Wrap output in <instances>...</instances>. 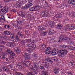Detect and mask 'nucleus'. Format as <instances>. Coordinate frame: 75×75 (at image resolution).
<instances>
[{
    "instance_id": "30",
    "label": "nucleus",
    "mask_w": 75,
    "mask_h": 75,
    "mask_svg": "<svg viewBox=\"0 0 75 75\" xmlns=\"http://www.w3.org/2000/svg\"><path fill=\"white\" fill-rule=\"evenodd\" d=\"M52 59L55 62L58 60V58L57 57H54L52 58Z\"/></svg>"
},
{
    "instance_id": "6",
    "label": "nucleus",
    "mask_w": 75,
    "mask_h": 75,
    "mask_svg": "<svg viewBox=\"0 0 75 75\" xmlns=\"http://www.w3.org/2000/svg\"><path fill=\"white\" fill-rule=\"evenodd\" d=\"M11 41H13V42H17V41H20L19 38H18L17 36H16L15 39L14 38V36L12 35H11Z\"/></svg>"
},
{
    "instance_id": "39",
    "label": "nucleus",
    "mask_w": 75,
    "mask_h": 75,
    "mask_svg": "<svg viewBox=\"0 0 75 75\" xmlns=\"http://www.w3.org/2000/svg\"><path fill=\"white\" fill-rule=\"evenodd\" d=\"M52 21H50L49 23V25H51V27H53V26H52Z\"/></svg>"
},
{
    "instance_id": "25",
    "label": "nucleus",
    "mask_w": 75,
    "mask_h": 75,
    "mask_svg": "<svg viewBox=\"0 0 75 75\" xmlns=\"http://www.w3.org/2000/svg\"><path fill=\"white\" fill-rule=\"evenodd\" d=\"M0 43L1 44H6V42L3 39L0 40Z\"/></svg>"
},
{
    "instance_id": "51",
    "label": "nucleus",
    "mask_w": 75,
    "mask_h": 75,
    "mask_svg": "<svg viewBox=\"0 0 75 75\" xmlns=\"http://www.w3.org/2000/svg\"><path fill=\"white\" fill-rule=\"evenodd\" d=\"M30 69H33H33H35V67H34L33 66H31L30 67Z\"/></svg>"
},
{
    "instance_id": "27",
    "label": "nucleus",
    "mask_w": 75,
    "mask_h": 75,
    "mask_svg": "<svg viewBox=\"0 0 75 75\" xmlns=\"http://www.w3.org/2000/svg\"><path fill=\"white\" fill-rule=\"evenodd\" d=\"M0 18H1V19H2L3 20H4V16L2 15H0V22H1V19Z\"/></svg>"
},
{
    "instance_id": "44",
    "label": "nucleus",
    "mask_w": 75,
    "mask_h": 75,
    "mask_svg": "<svg viewBox=\"0 0 75 75\" xmlns=\"http://www.w3.org/2000/svg\"><path fill=\"white\" fill-rule=\"evenodd\" d=\"M29 10L30 11H34V7H32V8H29Z\"/></svg>"
},
{
    "instance_id": "38",
    "label": "nucleus",
    "mask_w": 75,
    "mask_h": 75,
    "mask_svg": "<svg viewBox=\"0 0 75 75\" xmlns=\"http://www.w3.org/2000/svg\"><path fill=\"white\" fill-rule=\"evenodd\" d=\"M36 45L32 44V48H36Z\"/></svg>"
},
{
    "instance_id": "41",
    "label": "nucleus",
    "mask_w": 75,
    "mask_h": 75,
    "mask_svg": "<svg viewBox=\"0 0 75 75\" xmlns=\"http://www.w3.org/2000/svg\"><path fill=\"white\" fill-rule=\"evenodd\" d=\"M64 31H68V29L67 27H64Z\"/></svg>"
},
{
    "instance_id": "12",
    "label": "nucleus",
    "mask_w": 75,
    "mask_h": 75,
    "mask_svg": "<svg viewBox=\"0 0 75 75\" xmlns=\"http://www.w3.org/2000/svg\"><path fill=\"white\" fill-rule=\"evenodd\" d=\"M34 11L39 10L40 9V7L38 5H36L35 6L33 7Z\"/></svg>"
},
{
    "instance_id": "26",
    "label": "nucleus",
    "mask_w": 75,
    "mask_h": 75,
    "mask_svg": "<svg viewBox=\"0 0 75 75\" xmlns=\"http://www.w3.org/2000/svg\"><path fill=\"white\" fill-rule=\"evenodd\" d=\"M44 67H45V68H47L49 67V64H48V63H46L44 64Z\"/></svg>"
},
{
    "instance_id": "48",
    "label": "nucleus",
    "mask_w": 75,
    "mask_h": 75,
    "mask_svg": "<svg viewBox=\"0 0 75 75\" xmlns=\"http://www.w3.org/2000/svg\"><path fill=\"white\" fill-rule=\"evenodd\" d=\"M73 63H74V62H71V63H69V65H70V66H72V65H75V64H73Z\"/></svg>"
},
{
    "instance_id": "45",
    "label": "nucleus",
    "mask_w": 75,
    "mask_h": 75,
    "mask_svg": "<svg viewBox=\"0 0 75 75\" xmlns=\"http://www.w3.org/2000/svg\"><path fill=\"white\" fill-rule=\"evenodd\" d=\"M5 28H10V26H9V25H5V27H4Z\"/></svg>"
},
{
    "instance_id": "60",
    "label": "nucleus",
    "mask_w": 75,
    "mask_h": 75,
    "mask_svg": "<svg viewBox=\"0 0 75 75\" xmlns=\"http://www.w3.org/2000/svg\"><path fill=\"white\" fill-rule=\"evenodd\" d=\"M4 59L6 61H9V60H8V58H6Z\"/></svg>"
},
{
    "instance_id": "4",
    "label": "nucleus",
    "mask_w": 75,
    "mask_h": 75,
    "mask_svg": "<svg viewBox=\"0 0 75 75\" xmlns=\"http://www.w3.org/2000/svg\"><path fill=\"white\" fill-rule=\"evenodd\" d=\"M7 52L8 54L10 55V56L9 57V58H11V59H14V56H15V55L14 52L9 49L7 50Z\"/></svg>"
},
{
    "instance_id": "33",
    "label": "nucleus",
    "mask_w": 75,
    "mask_h": 75,
    "mask_svg": "<svg viewBox=\"0 0 75 75\" xmlns=\"http://www.w3.org/2000/svg\"><path fill=\"white\" fill-rule=\"evenodd\" d=\"M46 60L47 61H48V62H49L50 61H51V60H52L51 58L48 57H46Z\"/></svg>"
},
{
    "instance_id": "49",
    "label": "nucleus",
    "mask_w": 75,
    "mask_h": 75,
    "mask_svg": "<svg viewBox=\"0 0 75 75\" xmlns=\"http://www.w3.org/2000/svg\"><path fill=\"white\" fill-rule=\"evenodd\" d=\"M18 34L19 35H20V36H23V35L20 32H18Z\"/></svg>"
},
{
    "instance_id": "40",
    "label": "nucleus",
    "mask_w": 75,
    "mask_h": 75,
    "mask_svg": "<svg viewBox=\"0 0 75 75\" xmlns=\"http://www.w3.org/2000/svg\"><path fill=\"white\" fill-rule=\"evenodd\" d=\"M33 35L35 37H37V33H34L33 34Z\"/></svg>"
},
{
    "instance_id": "20",
    "label": "nucleus",
    "mask_w": 75,
    "mask_h": 75,
    "mask_svg": "<svg viewBox=\"0 0 75 75\" xmlns=\"http://www.w3.org/2000/svg\"><path fill=\"white\" fill-rule=\"evenodd\" d=\"M46 48V45L45 44H42V45L41 48L42 49V50H44L45 48Z\"/></svg>"
},
{
    "instance_id": "50",
    "label": "nucleus",
    "mask_w": 75,
    "mask_h": 75,
    "mask_svg": "<svg viewBox=\"0 0 75 75\" xmlns=\"http://www.w3.org/2000/svg\"><path fill=\"white\" fill-rule=\"evenodd\" d=\"M69 44H70L71 45H72V44H75V43L74 42L71 41V42H69Z\"/></svg>"
},
{
    "instance_id": "18",
    "label": "nucleus",
    "mask_w": 75,
    "mask_h": 75,
    "mask_svg": "<svg viewBox=\"0 0 75 75\" xmlns=\"http://www.w3.org/2000/svg\"><path fill=\"white\" fill-rule=\"evenodd\" d=\"M59 40H61V41H64V40L67 41V38H63L62 37L60 36L59 37Z\"/></svg>"
},
{
    "instance_id": "37",
    "label": "nucleus",
    "mask_w": 75,
    "mask_h": 75,
    "mask_svg": "<svg viewBox=\"0 0 75 75\" xmlns=\"http://www.w3.org/2000/svg\"><path fill=\"white\" fill-rule=\"evenodd\" d=\"M23 22L22 21H18L16 23L18 24H21Z\"/></svg>"
},
{
    "instance_id": "62",
    "label": "nucleus",
    "mask_w": 75,
    "mask_h": 75,
    "mask_svg": "<svg viewBox=\"0 0 75 75\" xmlns=\"http://www.w3.org/2000/svg\"><path fill=\"white\" fill-rule=\"evenodd\" d=\"M49 62H50V63H53V61H52V60H50Z\"/></svg>"
},
{
    "instance_id": "34",
    "label": "nucleus",
    "mask_w": 75,
    "mask_h": 75,
    "mask_svg": "<svg viewBox=\"0 0 75 75\" xmlns=\"http://www.w3.org/2000/svg\"><path fill=\"white\" fill-rule=\"evenodd\" d=\"M56 27H57L58 28H61V27H62L61 25L60 24H58L56 25Z\"/></svg>"
},
{
    "instance_id": "11",
    "label": "nucleus",
    "mask_w": 75,
    "mask_h": 75,
    "mask_svg": "<svg viewBox=\"0 0 75 75\" xmlns=\"http://www.w3.org/2000/svg\"><path fill=\"white\" fill-rule=\"evenodd\" d=\"M14 51L16 54H20L21 52V50L17 48H15Z\"/></svg>"
},
{
    "instance_id": "35",
    "label": "nucleus",
    "mask_w": 75,
    "mask_h": 75,
    "mask_svg": "<svg viewBox=\"0 0 75 75\" xmlns=\"http://www.w3.org/2000/svg\"><path fill=\"white\" fill-rule=\"evenodd\" d=\"M31 43H35V41L36 40H35H35H34V39H32V40H31L30 41Z\"/></svg>"
},
{
    "instance_id": "2",
    "label": "nucleus",
    "mask_w": 75,
    "mask_h": 75,
    "mask_svg": "<svg viewBox=\"0 0 75 75\" xmlns=\"http://www.w3.org/2000/svg\"><path fill=\"white\" fill-rule=\"evenodd\" d=\"M30 65H31V62L28 61L27 62L25 63L22 62V63H20L17 64L18 67L20 68L21 69H22L24 67V66L25 67H29Z\"/></svg>"
},
{
    "instance_id": "31",
    "label": "nucleus",
    "mask_w": 75,
    "mask_h": 75,
    "mask_svg": "<svg viewBox=\"0 0 75 75\" xmlns=\"http://www.w3.org/2000/svg\"><path fill=\"white\" fill-rule=\"evenodd\" d=\"M26 42H25V41L24 40H23L22 41H21V43L22 45H25V43Z\"/></svg>"
},
{
    "instance_id": "7",
    "label": "nucleus",
    "mask_w": 75,
    "mask_h": 75,
    "mask_svg": "<svg viewBox=\"0 0 75 75\" xmlns=\"http://www.w3.org/2000/svg\"><path fill=\"white\" fill-rule=\"evenodd\" d=\"M33 2H30V1H29V4L28 5H26L24 6V10H27V9H28V8H30L31 6H33Z\"/></svg>"
},
{
    "instance_id": "43",
    "label": "nucleus",
    "mask_w": 75,
    "mask_h": 75,
    "mask_svg": "<svg viewBox=\"0 0 75 75\" xmlns=\"http://www.w3.org/2000/svg\"><path fill=\"white\" fill-rule=\"evenodd\" d=\"M42 75H48L47 73L44 72V71L42 72Z\"/></svg>"
},
{
    "instance_id": "61",
    "label": "nucleus",
    "mask_w": 75,
    "mask_h": 75,
    "mask_svg": "<svg viewBox=\"0 0 75 75\" xmlns=\"http://www.w3.org/2000/svg\"><path fill=\"white\" fill-rule=\"evenodd\" d=\"M38 64H41V61H38Z\"/></svg>"
},
{
    "instance_id": "23",
    "label": "nucleus",
    "mask_w": 75,
    "mask_h": 75,
    "mask_svg": "<svg viewBox=\"0 0 75 75\" xmlns=\"http://www.w3.org/2000/svg\"><path fill=\"white\" fill-rule=\"evenodd\" d=\"M4 33L6 35H8L10 34V32L9 31H5L4 32Z\"/></svg>"
},
{
    "instance_id": "28",
    "label": "nucleus",
    "mask_w": 75,
    "mask_h": 75,
    "mask_svg": "<svg viewBox=\"0 0 75 75\" xmlns=\"http://www.w3.org/2000/svg\"><path fill=\"white\" fill-rule=\"evenodd\" d=\"M47 32L45 31L42 32L41 33V34L42 35H43V36H45V35L46 34H47Z\"/></svg>"
},
{
    "instance_id": "55",
    "label": "nucleus",
    "mask_w": 75,
    "mask_h": 75,
    "mask_svg": "<svg viewBox=\"0 0 75 75\" xmlns=\"http://www.w3.org/2000/svg\"><path fill=\"white\" fill-rule=\"evenodd\" d=\"M12 44L11 43H8V46L9 47H10L11 46V45Z\"/></svg>"
},
{
    "instance_id": "21",
    "label": "nucleus",
    "mask_w": 75,
    "mask_h": 75,
    "mask_svg": "<svg viewBox=\"0 0 75 75\" xmlns=\"http://www.w3.org/2000/svg\"><path fill=\"white\" fill-rule=\"evenodd\" d=\"M3 9H4V10L5 11L6 13H7V12H8V9H9V8H8V6H5Z\"/></svg>"
},
{
    "instance_id": "36",
    "label": "nucleus",
    "mask_w": 75,
    "mask_h": 75,
    "mask_svg": "<svg viewBox=\"0 0 75 75\" xmlns=\"http://www.w3.org/2000/svg\"><path fill=\"white\" fill-rule=\"evenodd\" d=\"M1 58H2L3 59H5L6 58V56L5 55H1Z\"/></svg>"
},
{
    "instance_id": "16",
    "label": "nucleus",
    "mask_w": 75,
    "mask_h": 75,
    "mask_svg": "<svg viewBox=\"0 0 75 75\" xmlns=\"http://www.w3.org/2000/svg\"><path fill=\"white\" fill-rule=\"evenodd\" d=\"M18 14L21 16V17H23V16H24L25 14L24 12H19L18 13Z\"/></svg>"
},
{
    "instance_id": "19",
    "label": "nucleus",
    "mask_w": 75,
    "mask_h": 75,
    "mask_svg": "<svg viewBox=\"0 0 75 75\" xmlns=\"http://www.w3.org/2000/svg\"><path fill=\"white\" fill-rule=\"evenodd\" d=\"M60 47L61 48H68V46H67V45H61L60 46Z\"/></svg>"
},
{
    "instance_id": "8",
    "label": "nucleus",
    "mask_w": 75,
    "mask_h": 75,
    "mask_svg": "<svg viewBox=\"0 0 75 75\" xmlns=\"http://www.w3.org/2000/svg\"><path fill=\"white\" fill-rule=\"evenodd\" d=\"M24 57L26 60H28L30 58V54L28 53H25L24 54Z\"/></svg>"
},
{
    "instance_id": "58",
    "label": "nucleus",
    "mask_w": 75,
    "mask_h": 75,
    "mask_svg": "<svg viewBox=\"0 0 75 75\" xmlns=\"http://www.w3.org/2000/svg\"><path fill=\"white\" fill-rule=\"evenodd\" d=\"M9 68H13V65L11 64H10V65H9Z\"/></svg>"
},
{
    "instance_id": "64",
    "label": "nucleus",
    "mask_w": 75,
    "mask_h": 75,
    "mask_svg": "<svg viewBox=\"0 0 75 75\" xmlns=\"http://www.w3.org/2000/svg\"><path fill=\"white\" fill-rule=\"evenodd\" d=\"M68 74H69V75H73L71 73H70V72L68 73Z\"/></svg>"
},
{
    "instance_id": "29",
    "label": "nucleus",
    "mask_w": 75,
    "mask_h": 75,
    "mask_svg": "<svg viewBox=\"0 0 75 75\" xmlns=\"http://www.w3.org/2000/svg\"><path fill=\"white\" fill-rule=\"evenodd\" d=\"M26 51H28V52H29V53H31V51H32L31 49L30 48L27 49H26Z\"/></svg>"
},
{
    "instance_id": "22",
    "label": "nucleus",
    "mask_w": 75,
    "mask_h": 75,
    "mask_svg": "<svg viewBox=\"0 0 75 75\" xmlns=\"http://www.w3.org/2000/svg\"><path fill=\"white\" fill-rule=\"evenodd\" d=\"M6 12L4 10V9L3 8L1 10V11H0L1 14H6Z\"/></svg>"
},
{
    "instance_id": "54",
    "label": "nucleus",
    "mask_w": 75,
    "mask_h": 75,
    "mask_svg": "<svg viewBox=\"0 0 75 75\" xmlns=\"http://www.w3.org/2000/svg\"><path fill=\"white\" fill-rule=\"evenodd\" d=\"M35 40H36V41H40V38L35 39Z\"/></svg>"
},
{
    "instance_id": "47",
    "label": "nucleus",
    "mask_w": 75,
    "mask_h": 75,
    "mask_svg": "<svg viewBox=\"0 0 75 75\" xmlns=\"http://www.w3.org/2000/svg\"><path fill=\"white\" fill-rule=\"evenodd\" d=\"M34 67H36V68H37V67H38V66L37 64V63L35 62L34 63Z\"/></svg>"
},
{
    "instance_id": "3",
    "label": "nucleus",
    "mask_w": 75,
    "mask_h": 75,
    "mask_svg": "<svg viewBox=\"0 0 75 75\" xmlns=\"http://www.w3.org/2000/svg\"><path fill=\"white\" fill-rule=\"evenodd\" d=\"M26 3V0H20L18 2H17L16 4V6L18 8L20 7V6L24 5Z\"/></svg>"
},
{
    "instance_id": "9",
    "label": "nucleus",
    "mask_w": 75,
    "mask_h": 75,
    "mask_svg": "<svg viewBox=\"0 0 75 75\" xmlns=\"http://www.w3.org/2000/svg\"><path fill=\"white\" fill-rule=\"evenodd\" d=\"M47 14L48 12H47L46 11H43L42 12L41 15L42 17H46L48 16Z\"/></svg>"
},
{
    "instance_id": "46",
    "label": "nucleus",
    "mask_w": 75,
    "mask_h": 75,
    "mask_svg": "<svg viewBox=\"0 0 75 75\" xmlns=\"http://www.w3.org/2000/svg\"><path fill=\"white\" fill-rule=\"evenodd\" d=\"M27 46L28 47H32V44H28Z\"/></svg>"
},
{
    "instance_id": "42",
    "label": "nucleus",
    "mask_w": 75,
    "mask_h": 75,
    "mask_svg": "<svg viewBox=\"0 0 75 75\" xmlns=\"http://www.w3.org/2000/svg\"><path fill=\"white\" fill-rule=\"evenodd\" d=\"M16 75H23V74L20 72H16Z\"/></svg>"
},
{
    "instance_id": "24",
    "label": "nucleus",
    "mask_w": 75,
    "mask_h": 75,
    "mask_svg": "<svg viewBox=\"0 0 75 75\" xmlns=\"http://www.w3.org/2000/svg\"><path fill=\"white\" fill-rule=\"evenodd\" d=\"M68 48H69L70 50H75V47L72 46H68Z\"/></svg>"
},
{
    "instance_id": "59",
    "label": "nucleus",
    "mask_w": 75,
    "mask_h": 75,
    "mask_svg": "<svg viewBox=\"0 0 75 75\" xmlns=\"http://www.w3.org/2000/svg\"><path fill=\"white\" fill-rule=\"evenodd\" d=\"M0 47H1V48H5V46L3 45H1Z\"/></svg>"
},
{
    "instance_id": "10",
    "label": "nucleus",
    "mask_w": 75,
    "mask_h": 75,
    "mask_svg": "<svg viewBox=\"0 0 75 75\" xmlns=\"http://www.w3.org/2000/svg\"><path fill=\"white\" fill-rule=\"evenodd\" d=\"M46 26H40L38 28V29L39 31H43V30H45L46 29Z\"/></svg>"
},
{
    "instance_id": "57",
    "label": "nucleus",
    "mask_w": 75,
    "mask_h": 75,
    "mask_svg": "<svg viewBox=\"0 0 75 75\" xmlns=\"http://www.w3.org/2000/svg\"><path fill=\"white\" fill-rule=\"evenodd\" d=\"M40 68L41 69H44V67H43V66H40Z\"/></svg>"
},
{
    "instance_id": "1",
    "label": "nucleus",
    "mask_w": 75,
    "mask_h": 75,
    "mask_svg": "<svg viewBox=\"0 0 75 75\" xmlns=\"http://www.w3.org/2000/svg\"><path fill=\"white\" fill-rule=\"evenodd\" d=\"M51 51L52 50L51 48L50 47L47 48L46 49L45 54H48L51 52L52 55H56L58 53V50H56L55 49H53L52 52H51Z\"/></svg>"
},
{
    "instance_id": "56",
    "label": "nucleus",
    "mask_w": 75,
    "mask_h": 75,
    "mask_svg": "<svg viewBox=\"0 0 75 75\" xmlns=\"http://www.w3.org/2000/svg\"><path fill=\"white\" fill-rule=\"evenodd\" d=\"M12 11H13V12H17L16 10L15 9H13L12 10Z\"/></svg>"
},
{
    "instance_id": "15",
    "label": "nucleus",
    "mask_w": 75,
    "mask_h": 75,
    "mask_svg": "<svg viewBox=\"0 0 75 75\" xmlns=\"http://www.w3.org/2000/svg\"><path fill=\"white\" fill-rule=\"evenodd\" d=\"M69 4L72 5H75V0H69L68 1Z\"/></svg>"
},
{
    "instance_id": "63",
    "label": "nucleus",
    "mask_w": 75,
    "mask_h": 75,
    "mask_svg": "<svg viewBox=\"0 0 75 75\" xmlns=\"http://www.w3.org/2000/svg\"><path fill=\"white\" fill-rule=\"evenodd\" d=\"M13 26L14 27H17V24H14Z\"/></svg>"
},
{
    "instance_id": "5",
    "label": "nucleus",
    "mask_w": 75,
    "mask_h": 75,
    "mask_svg": "<svg viewBox=\"0 0 75 75\" xmlns=\"http://www.w3.org/2000/svg\"><path fill=\"white\" fill-rule=\"evenodd\" d=\"M59 54H58V55L59 57H63L64 55L67 53V50L64 49L63 50H61L59 51Z\"/></svg>"
},
{
    "instance_id": "32",
    "label": "nucleus",
    "mask_w": 75,
    "mask_h": 75,
    "mask_svg": "<svg viewBox=\"0 0 75 75\" xmlns=\"http://www.w3.org/2000/svg\"><path fill=\"white\" fill-rule=\"evenodd\" d=\"M59 13H57V15H56L55 17H54L53 19H55V18H58L59 17H60L59 16Z\"/></svg>"
},
{
    "instance_id": "14",
    "label": "nucleus",
    "mask_w": 75,
    "mask_h": 75,
    "mask_svg": "<svg viewBox=\"0 0 75 75\" xmlns=\"http://www.w3.org/2000/svg\"><path fill=\"white\" fill-rule=\"evenodd\" d=\"M2 67V68L3 70H4V71H6V72H7L8 71H10L8 67H4V66Z\"/></svg>"
},
{
    "instance_id": "13",
    "label": "nucleus",
    "mask_w": 75,
    "mask_h": 75,
    "mask_svg": "<svg viewBox=\"0 0 75 75\" xmlns=\"http://www.w3.org/2000/svg\"><path fill=\"white\" fill-rule=\"evenodd\" d=\"M47 33L49 35H52L55 33V31L53 30H50L47 31Z\"/></svg>"
},
{
    "instance_id": "52",
    "label": "nucleus",
    "mask_w": 75,
    "mask_h": 75,
    "mask_svg": "<svg viewBox=\"0 0 75 75\" xmlns=\"http://www.w3.org/2000/svg\"><path fill=\"white\" fill-rule=\"evenodd\" d=\"M5 36H0V38H4Z\"/></svg>"
},
{
    "instance_id": "53",
    "label": "nucleus",
    "mask_w": 75,
    "mask_h": 75,
    "mask_svg": "<svg viewBox=\"0 0 75 75\" xmlns=\"http://www.w3.org/2000/svg\"><path fill=\"white\" fill-rule=\"evenodd\" d=\"M33 57L35 58H37V55L36 54H34L33 55Z\"/></svg>"
},
{
    "instance_id": "17",
    "label": "nucleus",
    "mask_w": 75,
    "mask_h": 75,
    "mask_svg": "<svg viewBox=\"0 0 75 75\" xmlns=\"http://www.w3.org/2000/svg\"><path fill=\"white\" fill-rule=\"evenodd\" d=\"M59 72V70L58 69V68H55L54 70V72L55 74H57Z\"/></svg>"
}]
</instances>
